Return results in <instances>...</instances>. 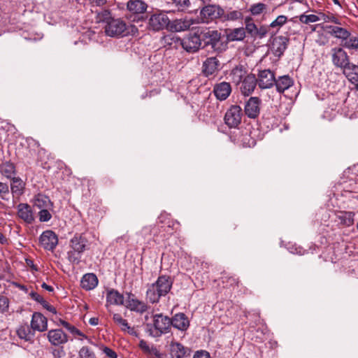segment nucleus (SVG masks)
Wrapping results in <instances>:
<instances>
[{
	"instance_id": "obj_24",
	"label": "nucleus",
	"mask_w": 358,
	"mask_h": 358,
	"mask_svg": "<svg viewBox=\"0 0 358 358\" xmlns=\"http://www.w3.org/2000/svg\"><path fill=\"white\" fill-rule=\"evenodd\" d=\"M189 354V349L178 342L170 344V355L172 358H183Z\"/></svg>"
},
{
	"instance_id": "obj_13",
	"label": "nucleus",
	"mask_w": 358,
	"mask_h": 358,
	"mask_svg": "<svg viewBox=\"0 0 358 358\" xmlns=\"http://www.w3.org/2000/svg\"><path fill=\"white\" fill-rule=\"evenodd\" d=\"M274 73L268 70L265 69L260 71L258 74L257 84L262 89H267L271 87L275 82Z\"/></svg>"
},
{
	"instance_id": "obj_37",
	"label": "nucleus",
	"mask_w": 358,
	"mask_h": 358,
	"mask_svg": "<svg viewBox=\"0 0 358 358\" xmlns=\"http://www.w3.org/2000/svg\"><path fill=\"white\" fill-rule=\"evenodd\" d=\"M0 173L7 178L12 179L15 174V166L10 162H4L0 164Z\"/></svg>"
},
{
	"instance_id": "obj_55",
	"label": "nucleus",
	"mask_w": 358,
	"mask_h": 358,
	"mask_svg": "<svg viewBox=\"0 0 358 358\" xmlns=\"http://www.w3.org/2000/svg\"><path fill=\"white\" fill-rule=\"evenodd\" d=\"M29 295L30 296V297L36 301V302L39 303L40 304L42 303V301H44L45 299H43V297L42 296H41L39 294H38L37 292H34V291H31Z\"/></svg>"
},
{
	"instance_id": "obj_29",
	"label": "nucleus",
	"mask_w": 358,
	"mask_h": 358,
	"mask_svg": "<svg viewBox=\"0 0 358 358\" xmlns=\"http://www.w3.org/2000/svg\"><path fill=\"white\" fill-rule=\"evenodd\" d=\"M247 75V71L243 66H237L231 71L229 77L231 80L238 85L241 84Z\"/></svg>"
},
{
	"instance_id": "obj_39",
	"label": "nucleus",
	"mask_w": 358,
	"mask_h": 358,
	"mask_svg": "<svg viewBox=\"0 0 358 358\" xmlns=\"http://www.w3.org/2000/svg\"><path fill=\"white\" fill-rule=\"evenodd\" d=\"M158 290V289L151 285L146 292L147 299L152 303L158 302L160 297L163 296Z\"/></svg>"
},
{
	"instance_id": "obj_4",
	"label": "nucleus",
	"mask_w": 358,
	"mask_h": 358,
	"mask_svg": "<svg viewBox=\"0 0 358 358\" xmlns=\"http://www.w3.org/2000/svg\"><path fill=\"white\" fill-rule=\"evenodd\" d=\"M242 108L237 105L231 106L226 112L224 122L230 128H237L241 122Z\"/></svg>"
},
{
	"instance_id": "obj_34",
	"label": "nucleus",
	"mask_w": 358,
	"mask_h": 358,
	"mask_svg": "<svg viewBox=\"0 0 358 358\" xmlns=\"http://www.w3.org/2000/svg\"><path fill=\"white\" fill-rule=\"evenodd\" d=\"M245 37V31L243 27L229 29L227 31V38L229 41H242Z\"/></svg>"
},
{
	"instance_id": "obj_54",
	"label": "nucleus",
	"mask_w": 358,
	"mask_h": 358,
	"mask_svg": "<svg viewBox=\"0 0 358 358\" xmlns=\"http://www.w3.org/2000/svg\"><path fill=\"white\" fill-rule=\"evenodd\" d=\"M100 350L103 352V353L108 358H117V353L112 350L111 348L101 345L100 347Z\"/></svg>"
},
{
	"instance_id": "obj_35",
	"label": "nucleus",
	"mask_w": 358,
	"mask_h": 358,
	"mask_svg": "<svg viewBox=\"0 0 358 358\" xmlns=\"http://www.w3.org/2000/svg\"><path fill=\"white\" fill-rule=\"evenodd\" d=\"M243 18V14L241 10L229 9L227 11L223 10L222 15V21H237Z\"/></svg>"
},
{
	"instance_id": "obj_48",
	"label": "nucleus",
	"mask_w": 358,
	"mask_h": 358,
	"mask_svg": "<svg viewBox=\"0 0 358 358\" xmlns=\"http://www.w3.org/2000/svg\"><path fill=\"white\" fill-rule=\"evenodd\" d=\"M59 324L64 327L67 331L71 333L75 338H77V335L79 334L80 330L77 329L75 326L69 323L68 322L63 320L62 319L59 320Z\"/></svg>"
},
{
	"instance_id": "obj_10",
	"label": "nucleus",
	"mask_w": 358,
	"mask_h": 358,
	"mask_svg": "<svg viewBox=\"0 0 358 358\" xmlns=\"http://www.w3.org/2000/svg\"><path fill=\"white\" fill-rule=\"evenodd\" d=\"M262 101L257 96H251L245 103V114L251 119H255L260 113Z\"/></svg>"
},
{
	"instance_id": "obj_61",
	"label": "nucleus",
	"mask_w": 358,
	"mask_h": 358,
	"mask_svg": "<svg viewBox=\"0 0 358 358\" xmlns=\"http://www.w3.org/2000/svg\"><path fill=\"white\" fill-rule=\"evenodd\" d=\"M90 2L93 6H101L106 3V0H90Z\"/></svg>"
},
{
	"instance_id": "obj_50",
	"label": "nucleus",
	"mask_w": 358,
	"mask_h": 358,
	"mask_svg": "<svg viewBox=\"0 0 358 358\" xmlns=\"http://www.w3.org/2000/svg\"><path fill=\"white\" fill-rule=\"evenodd\" d=\"M146 354L150 357H157V358H166V355L164 353H161L156 347L152 345L150 348V350H148Z\"/></svg>"
},
{
	"instance_id": "obj_15",
	"label": "nucleus",
	"mask_w": 358,
	"mask_h": 358,
	"mask_svg": "<svg viewBox=\"0 0 358 358\" xmlns=\"http://www.w3.org/2000/svg\"><path fill=\"white\" fill-rule=\"evenodd\" d=\"M49 342L55 346L61 345L68 342L67 335L60 329L50 330L47 334Z\"/></svg>"
},
{
	"instance_id": "obj_12",
	"label": "nucleus",
	"mask_w": 358,
	"mask_h": 358,
	"mask_svg": "<svg viewBox=\"0 0 358 358\" xmlns=\"http://www.w3.org/2000/svg\"><path fill=\"white\" fill-rule=\"evenodd\" d=\"M39 242L45 250L52 251L58 244V238L52 231L47 230L40 236Z\"/></svg>"
},
{
	"instance_id": "obj_28",
	"label": "nucleus",
	"mask_w": 358,
	"mask_h": 358,
	"mask_svg": "<svg viewBox=\"0 0 358 358\" xmlns=\"http://www.w3.org/2000/svg\"><path fill=\"white\" fill-rule=\"evenodd\" d=\"M82 288L85 290H92L98 285V278L94 273L85 274L80 281Z\"/></svg>"
},
{
	"instance_id": "obj_45",
	"label": "nucleus",
	"mask_w": 358,
	"mask_h": 358,
	"mask_svg": "<svg viewBox=\"0 0 358 358\" xmlns=\"http://www.w3.org/2000/svg\"><path fill=\"white\" fill-rule=\"evenodd\" d=\"M79 358H96L94 352L88 346H83L78 351Z\"/></svg>"
},
{
	"instance_id": "obj_27",
	"label": "nucleus",
	"mask_w": 358,
	"mask_h": 358,
	"mask_svg": "<svg viewBox=\"0 0 358 358\" xmlns=\"http://www.w3.org/2000/svg\"><path fill=\"white\" fill-rule=\"evenodd\" d=\"M113 320L120 327L122 331L127 332L132 336H137V332L135 329L130 327L127 321L124 319L120 314L114 313L113 315Z\"/></svg>"
},
{
	"instance_id": "obj_25",
	"label": "nucleus",
	"mask_w": 358,
	"mask_h": 358,
	"mask_svg": "<svg viewBox=\"0 0 358 358\" xmlns=\"http://www.w3.org/2000/svg\"><path fill=\"white\" fill-rule=\"evenodd\" d=\"M158 289L161 294L165 296L171 289L172 282L169 277L159 276L155 283L152 284Z\"/></svg>"
},
{
	"instance_id": "obj_52",
	"label": "nucleus",
	"mask_w": 358,
	"mask_h": 358,
	"mask_svg": "<svg viewBox=\"0 0 358 358\" xmlns=\"http://www.w3.org/2000/svg\"><path fill=\"white\" fill-rule=\"evenodd\" d=\"M52 208H43L41 209L38 213L39 220L41 222H48L52 218V215L50 213V210Z\"/></svg>"
},
{
	"instance_id": "obj_31",
	"label": "nucleus",
	"mask_w": 358,
	"mask_h": 358,
	"mask_svg": "<svg viewBox=\"0 0 358 358\" xmlns=\"http://www.w3.org/2000/svg\"><path fill=\"white\" fill-rule=\"evenodd\" d=\"M327 29L329 30V33L334 36L335 38L341 39L342 41H345L348 39L351 34L345 28L337 27V26H327Z\"/></svg>"
},
{
	"instance_id": "obj_33",
	"label": "nucleus",
	"mask_w": 358,
	"mask_h": 358,
	"mask_svg": "<svg viewBox=\"0 0 358 358\" xmlns=\"http://www.w3.org/2000/svg\"><path fill=\"white\" fill-rule=\"evenodd\" d=\"M34 331L32 330L31 327H29L27 324L21 325L17 329V334L20 338L24 339L26 341H31L34 336Z\"/></svg>"
},
{
	"instance_id": "obj_8",
	"label": "nucleus",
	"mask_w": 358,
	"mask_h": 358,
	"mask_svg": "<svg viewBox=\"0 0 358 358\" xmlns=\"http://www.w3.org/2000/svg\"><path fill=\"white\" fill-rule=\"evenodd\" d=\"M198 22L196 20L187 17L176 19L173 21L169 20V30L176 32L187 31L189 29L192 25Z\"/></svg>"
},
{
	"instance_id": "obj_59",
	"label": "nucleus",
	"mask_w": 358,
	"mask_h": 358,
	"mask_svg": "<svg viewBox=\"0 0 358 358\" xmlns=\"http://www.w3.org/2000/svg\"><path fill=\"white\" fill-rule=\"evenodd\" d=\"M193 358H210V354L204 350L197 351Z\"/></svg>"
},
{
	"instance_id": "obj_32",
	"label": "nucleus",
	"mask_w": 358,
	"mask_h": 358,
	"mask_svg": "<svg viewBox=\"0 0 358 358\" xmlns=\"http://www.w3.org/2000/svg\"><path fill=\"white\" fill-rule=\"evenodd\" d=\"M293 80L289 76H280L278 79H275L274 84L275 85L278 92L280 93L284 92L286 90L292 86Z\"/></svg>"
},
{
	"instance_id": "obj_5",
	"label": "nucleus",
	"mask_w": 358,
	"mask_h": 358,
	"mask_svg": "<svg viewBox=\"0 0 358 358\" xmlns=\"http://www.w3.org/2000/svg\"><path fill=\"white\" fill-rule=\"evenodd\" d=\"M223 9L216 5H208L204 6L200 11V17L201 22L208 23L217 18L222 19Z\"/></svg>"
},
{
	"instance_id": "obj_63",
	"label": "nucleus",
	"mask_w": 358,
	"mask_h": 358,
	"mask_svg": "<svg viewBox=\"0 0 358 358\" xmlns=\"http://www.w3.org/2000/svg\"><path fill=\"white\" fill-rule=\"evenodd\" d=\"M89 323L92 326H96L99 323V319L97 317H92L90 319Z\"/></svg>"
},
{
	"instance_id": "obj_64",
	"label": "nucleus",
	"mask_w": 358,
	"mask_h": 358,
	"mask_svg": "<svg viewBox=\"0 0 358 358\" xmlns=\"http://www.w3.org/2000/svg\"><path fill=\"white\" fill-rule=\"evenodd\" d=\"M85 338H87V336L84 333H83L81 331H80L79 334L77 335V338L76 339L83 341Z\"/></svg>"
},
{
	"instance_id": "obj_26",
	"label": "nucleus",
	"mask_w": 358,
	"mask_h": 358,
	"mask_svg": "<svg viewBox=\"0 0 358 358\" xmlns=\"http://www.w3.org/2000/svg\"><path fill=\"white\" fill-rule=\"evenodd\" d=\"M343 74L348 80L353 85H358V66L352 63H349L343 69Z\"/></svg>"
},
{
	"instance_id": "obj_18",
	"label": "nucleus",
	"mask_w": 358,
	"mask_h": 358,
	"mask_svg": "<svg viewBox=\"0 0 358 358\" xmlns=\"http://www.w3.org/2000/svg\"><path fill=\"white\" fill-rule=\"evenodd\" d=\"M127 307L131 311L143 313L148 309V306L142 301L136 299L133 294H129L127 301Z\"/></svg>"
},
{
	"instance_id": "obj_53",
	"label": "nucleus",
	"mask_w": 358,
	"mask_h": 358,
	"mask_svg": "<svg viewBox=\"0 0 358 358\" xmlns=\"http://www.w3.org/2000/svg\"><path fill=\"white\" fill-rule=\"evenodd\" d=\"M9 299L5 296H0V313H6L8 312Z\"/></svg>"
},
{
	"instance_id": "obj_16",
	"label": "nucleus",
	"mask_w": 358,
	"mask_h": 358,
	"mask_svg": "<svg viewBox=\"0 0 358 358\" xmlns=\"http://www.w3.org/2000/svg\"><path fill=\"white\" fill-rule=\"evenodd\" d=\"M257 84V80L254 74H248L241 83L240 90L244 96H249L252 93Z\"/></svg>"
},
{
	"instance_id": "obj_41",
	"label": "nucleus",
	"mask_w": 358,
	"mask_h": 358,
	"mask_svg": "<svg viewBox=\"0 0 358 358\" xmlns=\"http://www.w3.org/2000/svg\"><path fill=\"white\" fill-rule=\"evenodd\" d=\"M268 8L267 5L263 3H257L250 6L249 11L252 15H259L264 13Z\"/></svg>"
},
{
	"instance_id": "obj_62",
	"label": "nucleus",
	"mask_w": 358,
	"mask_h": 358,
	"mask_svg": "<svg viewBox=\"0 0 358 358\" xmlns=\"http://www.w3.org/2000/svg\"><path fill=\"white\" fill-rule=\"evenodd\" d=\"M41 287L50 292H52L54 291V288L50 286V285H47L46 283L43 282L42 285H41Z\"/></svg>"
},
{
	"instance_id": "obj_7",
	"label": "nucleus",
	"mask_w": 358,
	"mask_h": 358,
	"mask_svg": "<svg viewBox=\"0 0 358 358\" xmlns=\"http://www.w3.org/2000/svg\"><path fill=\"white\" fill-rule=\"evenodd\" d=\"M201 41H204L205 45H211L215 48L220 39V33L217 30H210L206 28L199 27L196 29Z\"/></svg>"
},
{
	"instance_id": "obj_3",
	"label": "nucleus",
	"mask_w": 358,
	"mask_h": 358,
	"mask_svg": "<svg viewBox=\"0 0 358 358\" xmlns=\"http://www.w3.org/2000/svg\"><path fill=\"white\" fill-rule=\"evenodd\" d=\"M127 24L120 19H113L105 26V33L111 37L123 36L126 34Z\"/></svg>"
},
{
	"instance_id": "obj_17",
	"label": "nucleus",
	"mask_w": 358,
	"mask_h": 358,
	"mask_svg": "<svg viewBox=\"0 0 358 358\" xmlns=\"http://www.w3.org/2000/svg\"><path fill=\"white\" fill-rule=\"evenodd\" d=\"M31 327L34 331H45L48 329V320L41 313L35 312L32 315Z\"/></svg>"
},
{
	"instance_id": "obj_56",
	"label": "nucleus",
	"mask_w": 358,
	"mask_h": 358,
	"mask_svg": "<svg viewBox=\"0 0 358 358\" xmlns=\"http://www.w3.org/2000/svg\"><path fill=\"white\" fill-rule=\"evenodd\" d=\"M9 192V188L7 184L0 182V196L4 199V196Z\"/></svg>"
},
{
	"instance_id": "obj_30",
	"label": "nucleus",
	"mask_w": 358,
	"mask_h": 358,
	"mask_svg": "<svg viewBox=\"0 0 358 358\" xmlns=\"http://www.w3.org/2000/svg\"><path fill=\"white\" fill-rule=\"evenodd\" d=\"M355 213L352 212L340 211L336 214V222L338 224L350 227L353 224Z\"/></svg>"
},
{
	"instance_id": "obj_51",
	"label": "nucleus",
	"mask_w": 358,
	"mask_h": 358,
	"mask_svg": "<svg viewBox=\"0 0 358 358\" xmlns=\"http://www.w3.org/2000/svg\"><path fill=\"white\" fill-rule=\"evenodd\" d=\"M113 18L111 17L110 13L108 10H104L97 15V20L99 22H104L108 24V22Z\"/></svg>"
},
{
	"instance_id": "obj_40",
	"label": "nucleus",
	"mask_w": 358,
	"mask_h": 358,
	"mask_svg": "<svg viewBox=\"0 0 358 358\" xmlns=\"http://www.w3.org/2000/svg\"><path fill=\"white\" fill-rule=\"evenodd\" d=\"M11 192L14 195H21L23 192L24 183L20 178L13 177L11 183Z\"/></svg>"
},
{
	"instance_id": "obj_44",
	"label": "nucleus",
	"mask_w": 358,
	"mask_h": 358,
	"mask_svg": "<svg viewBox=\"0 0 358 358\" xmlns=\"http://www.w3.org/2000/svg\"><path fill=\"white\" fill-rule=\"evenodd\" d=\"M343 46L348 50H358V36H350L345 39Z\"/></svg>"
},
{
	"instance_id": "obj_46",
	"label": "nucleus",
	"mask_w": 358,
	"mask_h": 358,
	"mask_svg": "<svg viewBox=\"0 0 358 358\" xmlns=\"http://www.w3.org/2000/svg\"><path fill=\"white\" fill-rule=\"evenodd\" d=\"M319 16L320 17V20H322L324 22H333L336 24H341V22L338 18L333 14H325L324 13L320 12Z\"/></svg>"
},
{
	"instance_id": "obj_43",
	"label": "nucleus",
	"mask_w": 358,
	"mask_h": 358,
	"mask_svg": "<svg viewBox=\"0 0 358 358\" xmlns=\"http://www.w3.org/2000/svg\"><path fill=\"white\" fill-rule=\"evenodd\" d=\"M245 31L246 30L252 36L257 35L258 29L256 24L252 22V19L250 17H247L245 18Z\"/></svg>"
},
{
	"instance_id": "obj_2",
	"label": "nucleus",
	"mask_w": 358,
	"mask_h": 358,
	"mask_svg": "<svg viewBox=\"0 0 358 358\" xmlns=\"http://www.w3.org/2000/svg\"><path fill=\"white\" fill-rule=\"evenodd\" d=\"M171 326V318L162 314L153 315V324H146V330L152 337H159L169 331Z\"/></svg>"
},
{
	"instance_id": "obj_22",
	"label": "nucleus",
	"mask_w": 358,
	"mask_h": 358,
	"mask_svg": "<svg viewBox=\"0 0 358 358\" xmlns=\"http://www.w3.org/2000/svg\"><path fill=\"white\" fill-rule=\"evenodd\" d=\"M124 296L117 290L110 289L106 292V307L110 305L122 306L124 304Z\"/></svg>"
},
{
	"instance_id": "obj_49",
	"label": "nucleus",
	"mask_w": 358,
	"mask_h": 358,
	"mask_svg": "<svg viewBox=\"0 0 358 358\" xmlns=\"http://www.w3.org/2000/svg\"><path fill=\"white\" fill-rule=\"evenodd\" d=\"M287 21V17L285 15H281L276 17L269 25L271 28L279 30Z\"/></svg>"
},
{
	"instance_id": "obj_11",
	"label": "nucleus",
	"mask_w": 358,
	"mask_h": 358,
	"mask_svg": "<svg viewBox=\"0 0 358 358\" xmlns=\"http://www.w3.org/2000/svg\"><path fill=\"white\" fill-rule=\"evenodd\" d=\"M331 59L334 66L343 69L349 63V57L342 48L331 49Z\"/></svg>"
},
{
	"instance_id": "obj_20",
	"label": "nucleus",
	"mask_w": 358,
	"mask_h": 358,
	"mask_svg": "<svg viewBox=\"0 0 358 358\" xmlns=\"http://www.w3.org/2000/svg\"><path fill=\"white\" fill-rule=\"evenodd\" d=\"M231 92V87L229 83L222 82L216 84L213 88V92L216 98L224 101L228 98Z\"/></svg>"
},
{
	"instance_id": "obj_36",
	"label": "nucleus",
	"mask_w": 358,
	"mask_h": 358,
	"mask_svg": "<svg viewBox=\"0 0 358 358\" xmlns=\"http://www.w3.org/2000/svg\"><path fill=\"white\" fill-rule=\"evenodd\" d=\"M34 206L40 209L52 208L53 203L48 196L38 194L34 198Z\"/></svg>"
},
{
	"instance_id": "obj_6",
	"label": "nucleus",
	"mask_w": 358,
	"mask_h": 358,
	"mask_svg": "<svg viewBox=\"0 0 358 358\" xmlns=\"http://www.w3.org/2000/svg\"><path fill=\"white\" fill-rule=\"evenodd\" d=\"M148 26L154 31H159L164 28L169 29V19L165 13H155L150 17Z\"/></svg>"
},
{
	"instance_id": "obj_47",
	"label": "nucleus",
	"mask_w": 358,
	"mask_h": 358,
	"mask_svg": "<svg viewBox=\"0 0 358 358\" xmlns=\"http://www.w3.org/2000/svg\"><path fill=\"white\" fill-rule=\"evenodd\" d=\"M59 324L64 327L67 331L71 333L75 338H77V335L79 334L80 330L77 329L75 326L69 323L68 322L63 320L62 319L59 320Z\"/></svg>"
},
{
	"instance_id": "obj_57",
	"label": "nucleus",
	"mask_w": 358,
	"mask_h": 358,
	"mask_svg": "<svg viewBox=\"0 0 358 358\" xmlns=\"http://www.w3.org/2000/svg\"><path fill=\"white\" fill-rule=\"evenodd\" d=\"M41 305L49 312L53 314H57L56 308L53 306L50 305L45 300L44 301H42V303Z\"/></svg>"
},
{
	"instance_id": "obj_14",
	"label": "nucleus",
	"mask_w": 358,
	"mask_h": 358,
	"mask_svg": "<svg viewBox=\"0 0 358 358\" xmlns=\"http://www.w3.org/2000/svg\"><path fill=\"white\" fill-rule=\"evenodd\" d=\"M289 38L286 36H280L273 39L271 50L273 55L280 57L283 55L287 48Z\"/></svg>"
},
{
	"instance_id": "obj_1",
	"label": "nucleus",
	"mask_w": 358,
	"mask_h": 358,
	"mask_svg": "<svg viewBox=\"0 0 358 358\" xmlns=\"http://www.w3.org/2000/svg\"><path fill=\"white\" fill-rule=\"evenodd\" d=\"M71 250L67 253L69 260L79 264L81 255L88 248V241L83 234H75L70 241Z\"/></svg>"
},
{
	"instance_id": "obj_21",
	"label": "nucleus",
	"mask_w": 358,
	"mask_h": 358,
	"mask_svg": "<svg viewBox=\"0 0 358 358\" xmlns=\"http://www.w3.org/2000/svg\"><path fill=\"white\" fill-rule=\"evenodd\" d=\"M220 63L215 57L207 58L203 64V72L206 76H212L220 69Z\"/></svg>"
},
{
	"instance_id": "obj_58",
	"label": "nucleus",
	"mask_w": 358,
	"mask_h": 358,
	"mask_svg": "<svg viewBox=\"0 0 358 358\" xmlns=\"http://www.w3.org/2000/svg\"><path fill=\"white\" fill-rule=\"evenodd\" d=\"M138 346L141 350L146 354V352L150 350L151 345H150L145 341L141 340Z\"/></svg>"
},
{
	"instance_id": "obj_9",
	"label": "nucleus",
	"mask_w": 358,
	"mask_h": 358,
	"mask_svg": "<svg viewBox=\"0 0 358 358\" xmlns=\"http://www.w3.org/2000/svg\"><path fill=\"white\" fill-rule=\"evenodd\" d=\"M202 45V42L197 29L194 34H189L184 38L182 41V48L187 52H194L199 50Z\"/></svg>"
},
{
	"instance_id": "obj_23",
	"label": "nucleus",
	"mask_w": 358,
	"mask_h": 358,
	"mask_svg": "<svg viewBox=\"0 0 358 358\" xmlns=\"http://www.w3.org/2000/svg\"><path fill=\"white\" fill-rule=\"evenodd\" d=\"M171 326L180 331H186L189 326L187 317L182 313L176 314L171 319Z\"/></svg>"
},
{
	"instance_id": "obj_60",
	"label": "nucleus",
	"mask_w": 358,
	"mask_h": 358,
	"mask_svg": "<svg viewBox=\"0 0 358 358\" xmlns=\"http://www.w3.org/2000/svg\"><path fill=\"white\" fill-rule=\"evenodd\" d=\"M175 1L182 9L188 7L189 5V0H175Z\"/></svg>"
},
{
	"instance_id": "obj_42",
	"label": "nucleus",
	"mask_w": 358,
	"mask_h": 358,
	"mask_svg": "<svg viewBox=\"0 0 358 358\" xmlns=\"http://www.w3.org/2000/svg\"><path fill=\"white\" fill-rule=\"evenodd\" d=\"M299 21L306 24H308L310 23L316 22L320 20V17L318 15L315 14H310V15H306L302 14L299 16Z\"/></svg>"
},
{
	"instance_id": "obj_38",
	"label": "nucleus",
	"mask_w": 358,
	"mask_h": 358,
	"mask_svg": "<svg viewBox=\"0 0 358 358\" xmlns=\"http://www.w3.org/2000/svg\"><path fill=\"white\" fill-rule=\"evenodd\" d=\"M146 8V4L140 0L130 1L127 3V8L134 13H142Z\"/></svg>"
},
{
	"instance_id": "obj_19",
	"label": "nucleus",
	"mask_w": 358,
	"mask_h": 358,
	"mask_svg": "<svg viewBox=\"0 0 358 358\" xmlns=\"http://www.w3.org/2000/svg\"><path fill=\"white\" fill-rule=\"evenodd\" d=\"M17 215L24 222L27 224H31L34 220V213L31 207L27 204L21 203L17 206Z\"/></svg>"
}]
</instances>
